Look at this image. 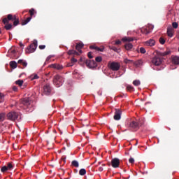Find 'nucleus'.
Wrapping results in <instances>:
<instances>
[{"mask_svg": "<svg viewBox=\"0 0 179 179\" xmlns=\"http://www.w3.org/2000/svg\"><path fill=\"white\" fill-rule=\"evenodd\" d=\"M171 54V50H168L165 52H157V55L152 57L151 62L155 66H160L161 64H163V57L170 55Z\"/></svg>", "mask_w": 179, "mask_h": 179, "instance_id": "1", "label": "nucleus"}, {"mask_svg": "<svg viewBox=\"0 0 179 179\" xmlns=\"http://www.w3.org/2000/svg\"><path fill=\"white\" fill-rule=\"evenodd\" d=\"M13 22V26H17L20 22L19 21V18L16 17L15 15L12 14H8L7 17L3 19L2 22L3 24H6V23H9V22Z\"/></svg>", "mask_w": 179, "mask_h": 179, "instance_id": "2", "label": "nucleus"}, {"mask_svg": "<svg viewBox=\"0 0 179 179\" xmlns=\"http://www.w3.org/2000/svg\"><path fill=\"white\" fill-rule=\"evenodd\" d=\"M7 118L10 121H20L22 120V115L19 112L11 111L7 114Z\"/></svg>", "mask_w": 179, "mask_h": 179, "instance_id": "3", "label": "nucleus"}, {"mask_svg": "<svg viewBox=\"0 0 179 179\" xmlns=\"http://www.w3.org/2000/svg\"><path fill=\"white\" fill-rule=\"evenodd\" d=\"M122 41H124V43L127 41V43H125V45H124L125 50H127V51H132V50L134 48V45H132V43H131V41H134V38L124 37V38H122Z\"/></svg>", "mask_w": 179, "mask_h": 179, "instance_id": "4", "label": "nucleus"}, {"mask_svg": "<svg viewBox=\"0 0 179 179\" xmlns=\"http://www.w3.org/2000/svg\"><path fill=\"white\" fill-rule=\"evenodd\" d=\"M52 82L55 86L57 87H61V86L64 85V77L57 74L56 76H54Z\"/></svg>", "mask_w": 179, "mask_h": 179, "instance_id": "5", "label": "nucleus"}, {"mask_svg": "<svg viewBox=\"0 0 179 179\" xmlns=\"http://www.w3.org/2000/svg\"><path fill=\"white\" fill-rule=\"evenodd\" d=\"M143 125V122H142V120H133L129 124V128H131V129H132L133 131H138V129Z\"/></svg>", "mask_w": 179, "mask_h": 179, "instance_id": "6", "label": "nucleus"}, {"mask_svg": "<svg viewBox=\"0 0 179 179\" xmlns=\"http://www.w3.org/2000/svg\"><path fill=\"white\" fill-rule=\"evenodd\" d=\"M37 49V41H34V43H31L29 46H28L26 49L27 54H31V52H34Z\"/></svg>", "mask_w": 179, "mask_h": 179, "instance_id": "7", "label": "nucleus"}, {"mask_svg": "<svg viewBox=\"0 0 179 179\" xmlns=\"http://www.w3.org/2000/svg\"><path fill=\"white\" fill-rule=\"evenodd\" d=\"M108 67L112 71H120V68H121V64H120V63L118 62H113L108 63Z\"/></svg>", "mask_w": 179, "mask_h": 179, "instance_id": "8", "label": "nucleus"}, {"mask_svg": "<svg viewBox=\"0 0 179 179\" xmlns=\"http://www.w3.org/2000/svg\"><path fill=\"white\" fill-rule=\"evenodd\" d=\"M52 90V88L51 87V85L47 83L45 85L43 86V94H45V96H50V94H51Z\"/></svg>", "mask_w": 179, "mask_h": 179, "instance_id": "9", "label": "nucleus"}, {"mask_svg": "<svg viewBox=\"0 0 179 179\" xmlns=\"http://www.w3.org/2000/svg\"><path fill=\"white\" fill-rule=\"evenodd\" d=\"M84 62L88 68H96L97 66V63L94 60L86 59Z\"/></svg>", "mask_w": 179, "mask_h": 179, "instance_id": "10", "label": "nucleus"}, {"mask_svg": "<svg viewBox=\"0 0 179 179\" xmlns=\"http://www.w3.org/2000/svg\"><path fill=\"white\" fill-rule=\"evenodd\" d=\"M111 166L113 169H118L120 167V159L113 158L111 160Z\"/></svg>", "mask_w": 179, "mask_h": 179, "instance_id": "11", "label": "nucleus"}, {"mask_svg": "<svg viewBox=\"0 0 179 179\" xmlns=\"http://www.w3.org/2000/svg\"><path fill=\"white\" fill-rule=\"evenodd\" d=\"M121 114L122 112L120 109H115V115L113 116L114 120H115V121H120V120H121Z\"/></svg>", "mask_w": 179, "mask_h": 179, "instance_id": "12", "label": "nucleus"}, {"mask_svg": "<svg viewBox=\"0 0 179 179\" xmlns=\"http://www.w3.org/2000/svg\"><path fill=\"white\" fill-rule=\"evenodd\" d=\"M50 68L57 69V71H62V69H64V66L58 64H51Z\"/></svg>", "mask_w": 179, "mask_h": 179, "instance_id": "13", "label": "nucleus"}, {"mask_svg": "<svg viewBox=\"0 0 179 179\" xmlns=\"http://www.w3.org/2000/svg\"><path fill=\"white\" fill-rule=\"evenodd\" d=\"M21 104H23L24 106L28 107V106H30V99L24 98L23 99L21 100Z\"/></svg>", "mask_w": 179, "mask_h": 179, "instance_id": "14", "label": "nucleus"}, {"mask_svg": "<svg viewBox=\"0 0 179 179\" xmlns=\"http://www.w3.org/2000/svg\"><path fill=\"white\" fill-rule=\"evenodd\" d=\"M172 63L174 65H179V57L178 56H172Z\"/></svg>", "mask_w": 179, "mask_h": 179, "instance_id": "15", "label": "nucleus"}, {"mask_svg": "<svg viewBox=\"0 0 179 179\" xmlns=\"http://www.w3.org/2000/svg\"><path fill=\"white\" fill-rule=\"evenodd\" d=\"M174 34V29L171 27L167 28V35L169 37H173Z\"/></svg>", "mask_w": 179, "mask_h": 179, "instance_id": "16", "label": "nucleus"}, {"mask_svg": "<svg viewBox=\"0 0 179 179\" xmlns=\"http://www.w3.org/2000/svg\"><path fill=\"white\" fill-rule=\"evenodd\" d=\"M82 48H83V43H77L76 46V49L78 50L80 54H82Z\"/></svg>", "mask_w": 179, "mask_h": 179, "instance_id": "17", "label": "nucleus"}, {"mask_svg": "<svg viewBox=\"0 0 179 179\" xmlns=\"http://www.w3.org/2000/svg\"><path fill=\"white\" fill-rule=\"evenodd\" d=\"M17 62L15 61H11L10 62V66L12 69H16V67L17 66Z\"/></svg>", "mask_w": 179, "mask_h": 179, "instance_id": "18", "label": "nucleus"}, {"mask_svg": "<svg viewBox=\"0 0 179 179\" xmlns=\"http://www.w3.org/2000/svg\"><path fill=\"white\" fill-rule=\"evenodd\" d=\"M156 41H155V40L153 39H150L149 41H148L146 42V45H149L150 47H153V45H155Z\"/></svg>", "mask_w": 179, "mask_h": 179, "instance_id": "19", "label": "nucleus"}, {"mask_svg": "<svg viewBox=\"0 0 179 179\" xmlns=\"http://www.w3.org/2000/svg\"><path fill=\"white\" fill-rule=\"evenodd\" d=\"M17 64H20V65H22L24 68H26L27 66V62L23 60V59H19L17 62Z\"/></svg>", "mask_w": 179, "mask_h": 179, "instance_id": "20", "label": "nucleus"}, {"mask_svg": "<svg viewBox=\"0 0 179 179\" xmlns=\"http://www.w3.org/2000/svg\"><path fill=\"white\" fill-rule=\"evenodd\" d=\"M29 13L30 15V17H33V16H34V15L37 13V11H36L34 8H31L30 10H29Z\"/></svg>", "mask_w": 179, "mask_h": 179, "instance_id": "21", "label": "nucleus"}, {"mask_svg": "<svg viewBox=\"0 0 179 179\" xmlns=\"http://www.w3.org/2000/svg\"><path fill=\"white\" fill-rule=\"evenodd\" d=\"M32 17H28L26 20H23L21 23L22 26L26 25L27 23H29L31 20Z\"/></svg>", "mask_w": 179, "mask_h": 179, "instance_id": "22", "label": "nucleus"}, {"mask_svg": "<svg viewBox=\"0 0 179 179\" xmlns=\"http://www.w3.org/2000/svg\"><path fill=\"white\" fill-rule=\"evenodd\" d=\"M135 66H141L143 64V61L142 59H138L134 63Z\"/></svg>", "mask_w": 179, "mask_h": 179, "instance_id": "23", "label": "nucleus"}, {"mask_svg": "<svg viewBox=\"0 0 179 179\" xmlns=\"http://www.w3.org/2000/svg\"><path fill=\"white\" fill-rule=\"evenodd\" d=\"M4 24H6L4 26V29H6V30H10V29H12V24H9V22H8V23H6Z\"/></svg>", "mask_w": 179, "mask_h": 179, "instance_id": "24", "label": "nucleus"}, {"mask_svg": "<svg viewBox=\"0 0 179 179\" xmlns=\"http://www.w3.org/2000/svg\"><path fill=\"white\" fill-rule=\"evenodd\" d=\"M23 83H24L23 80H18L15 81V84H17L18 86H20V87L23 86Z\"/></svg>", "mask_w": 179, "mask_h": 179, "instance_id": "25", "label": "nucleus"}, {"mask_svg": "<svg viewBox=\"0 0 179 179\" xmlns=\"http://www.w3.org/2000/svg\"><path fill=\"white\" fill-rule=\"evenodd\" d=\"M71 164L73 166V167H79V162H78L76 160L72 161Z\"/></svg>", "mask_w": 179, "mask_h": 179, "instance_id": "26", "label": "nucleus"}, {"mask_svg": "<svg viewBox=\"0 0 179 179\" xmlns=\"http://www.w3.org/2000/svg\"><path fill=\"white\" fill-rule=\"evenodd\" d=\"M79 174H80V176H85V174H86V169H81L79 171Z\"/></svg>", "mask_w": 179, "mask_h": 179, "instance_id": "27", "label": "nucleus"}, {"mask_svg": "<svg viewBox=\"0 0 179 179\" xmlns=\"http://www.w3.org/2000/svg\"><path fill=\"white\" fill-rule=\"evenodd\" d=\"M8 170H9V169H8V167L6 166H4L1 167V173H6V171H8Z\"/></svg>", "mask_w": 179, "mask_h": 179, "instance_id": "28", "label": "nucleus"}, {"mask_svg": "<svg viewBox=\"0 0 179 179\" xmlns=\"http://www.w3.org/2000/svg\"><path fill=\"white\" fill-rule=\"evenodd\" d=\"M133 85L134 86H139V85H141V81L138 80H135L134 82H133Z\"/></svg>", "mask_w": 179, "mask_h": 179, "instance_id": "29", "label": "nucleus"}, {"mask_svg": "<svg viewBox=\"0 0 179 179\" xmlns=\"http://www.w3.org/2000/svg\"><path fill=\"white\" fill-rule=\"evenodd\" d=\"M6 167L8 170H12L13 169V165H12V163H8Z\"/></svg>", "mask_w": 179, "mask_h": 179, "instance_id": "30", "label": "nucleus"}, {"mask_svg": "<svg viewBox=\"0 0 179 179\" xmlns=\"http://www.w3.org/2000/svg\"><path fill=\"white\" fill-rule=\"evenodd\" d=\"M172 27H173V29H178V23H177L176 22H174L172 23Z\"/></svg>", "mask_w": 179, "mask_h": 179, "instance_id": "31", "label": "nucleus"}, {"mask_svg": "<svg viewBox=\"0 0 179 179\" xmlns=\"http://www.w3.org/2000/svg\"><path fill=\"white\" fill-rule=\"evenodd\" d=\"M127 90H128V92H134V87L131 85H128L127 87Z\"/></svg>", "mask_w": 179, "mask_h": 179, "instance_id": "32", "label": "nucleus"}, {"mask_svg": "<svg viewBox=\"0 0 179 179\" xmlns=\"http://www.w3.org/2000/svg\"><path fill=\"white\" fill-rule=\"evenodd\" d=\"M95 61L96 62H101V61H103V58H101V57H96L95 58Z\"/></svg>", "mask_w": 179, "mask_h": 179, "instance_id": "33", "label": "nucleus"}, {"mask_svg": "<svg viewBox=\"0 0 179 179\" xmlns=\"http://www.w3.org/2000/svg\"><path fill=\"white\" fill-rule=\"evenodd\" d=\"M31 80H34V79H38V76L37 74H35L34 76H31Z\"/></svg>", "mask_w": 179, "mask_h": 179, "instance_id": "34", "label": "nucleus"}, {"mask_svg": "<svg viewBox=\"0 0 179 179\" xmlns=\"http://www.w3.org/2000/svg\"><path fill=\"white\" fill-rule=\"evenodd\" d=\"M96 51H99L100 52H103V51H104V47H97L96 46Z\"/></svg>", "mask_w": 179, "mask_h": 179, "instance_id": "35", "label": "nucleus"}, {"mask_svg": "<svg viewBox=\"0 0 179 179\" xmlns=\"http://www.w3.org/2000/svg\"><path fill=\"white\" fill-rule=\"evenodd\" d=\"M159 43L160 44H164V43H166V40L164 39V38L163 37L159 38Z\"/></svg>", "mask_w": 179, "mask_h": 179, "instance_id": "36", "label": "nucleus"}, {"mask_svg": "<svg viewBox=\"0 0 179 179\" xmlns=\"http://www.w3.org/2000/svg\"><path fill=\"white\" fill-rule=\"evenodd\" d=\"M3 120H5V114L0 113V121H3Z\"/></svg>", "mask_w": 179, "mask_h": 179, "instance_id": "37", "label": "nucleus"}, {"mask_svg": "<svg viewBox=\"0 0 179 179\" xmlns=\"http://www.w3.org/2000/svg\"><path fill=\"white\" fill-rule=\"evenodd\" d=\"M140 52L141 54H145L146 53V50L144 48H140Z\"/></svg>", "mask_w": 179, "mask_h": 179, "instance_id": "38", "label": "nucleus"}, {"mask_svg": "<svg viewBox=\"0 0 179 179\" xmlns=\"http://www.w3.org/2000/svg\"><path fill=\"white\" fill-rule=\"evenodd\" d=\"M129 163H130L131 164H134L135 163V159L134 158L131 157L129 159Z\"/></svg>", "mask_w": 179, "mask_h": 179, "instance_id": "39", "label": "nucleus"}, {"mask_svg": "<svg viewBox=\"0 0 179 179\" xmlns=\"http://www.w3.org/2000/svg\"><path fill=\"white\" fill-rule=\"evenodd\" d=\"M90 50H95L96 51L97 50V46L94 45H92L90 46Z\"/></svg>", "mask_w": 179, "mask_h": 179, "instance_id": "40", "label": "nucleus"}, {"mask_svg": "<svg viewBox=\"0 0 179 179\" xmlns=\"http://www.w3.org/2000/svg\"><path fill=\"white\" fill-rule=\"evenodd\" d=\"M73 52H75V50H70L68 51V55H73Z\"/></svg>", "mask_w": 179, "mask_h": 179, "instance_id": "41", "label": "nucleus"}, {"mask_svg": "<svg viewBox=\"0 0 179 179\" xmlns=\"http://www.w3.org/2000/svg\"><path fill=\"white\" fill-rule=\"evenodd\" d=\"M71 62L73 63V64H75L76 62H78V59H75L74 57H72L71 59Z\"/></svg>", "mask_w": 179, "mask_h": 179, "instance_id": "42", "label": "nucleus"}, {"mask_svg": "<svg viewBox=\"0 0 179 179\" xmlns=\"http://www.w3.org/2000/svg\"><path fill=\"white\" fill-rule=\"evenodd\" d=\"M87 57L88 58H90V59H92V58H93V55H92V52H89L87 53Z\"/></svg>", "mask_w": 179, "mask_h": 179, "instance_id": "43", "label": "nucleus"}, {"mask_svg": "<svg viewBox=\"0 0 179 179\" xmlns=\"http://www.w3.org/2000/svg\"><path fill=\"white\" fill-rule=\"evenodd\" d=\"M51 58H52V56H51V55L48 56V57L46 58L45 64H47V62H50V59H51Z\"/></svg>", "mask_w": 179, "mask_h": 179, "instance_id": "44", "label": "nucleus"}, {"mask_svg": "<svg viewBox=\"0 0 179 179\" xmlns=\"http://www.w3.org/2000/svg\"><path fill=\"white\" fill-rule=\"evenodd\" d=\"M124 64H129V62H132V60H129L128 59H124Z\"/></svg>", "mask_w": 179, "mask_h": 179, "instance_id": "45", "label": "nucleus"}, {"mask_svg": "<svg viewBox=\"0 0 179 179\" xmlns=\"http://www.w3.org/2000/svg\"><path fill=\"white\" fill-rule=\"evenodd\" d=\"M45 48V45H39V49L40 50H44Z\"/></svg>", "mask_w": 179, "mask_h": 179, "instance_id": "46", "label": "nucleus"}, {"mask_svg": "<svg viewBox=\"0 0 179 179\" xmlns=\"http://www.w3.org/2000/svg\"><path fill=\"white\" fill-rule=\"evenodd\" d=\"M115 44H116V45H120V44H121V41H120V40L116 41Z\"/></svg>", "mask_w": 179, "mask_h": 179, "instance_id": "47", "label": "nucleus"}, {"mask_svg": "<svg viewBox=\"0 0 179 179\" xmlns=\"http://www.w3.org/2000/svg\"><path fill=\"white\" fill-rule=\"evenodd\" d=\"M66 66H67V67L73 66V64L71 62L70 63H68V64H67Z\"/></svg>", "mask_w": 179, "mask_h": 179, "instance_id": "48", "label": "nucleus"}, {"mask_svg": "<svg viewBox=\"0 0 179 179\" xmlns=\"http://www.w3.org/2000/svg\"><path fill=\"white\" fill-rule=\"evenodd\" d=\"M73 55H80V54H79L76 50H74Z\"/></svg>", "mask_w": 179, "mask_h": 179, "instance_id": "49", "label": "nucleus"}, {"mask_svg": "<svg viewBox=\"0 0 179 179\" xmlns=\"http://www.w3.org/2000/svg\"><path fill=\"white\" fill-rule=\"evenodd\" d=\"M13 90L14 92H17V87L13 86Z\"/></svg>", "mask_w": 179, "mask_h": 179, "instance_id": "50", "label": "nucleus"}, {"mask_svg": "<svg viewBox=\"0 0 179 179\" xmlns=\"http://www.w3.org/2000/svg\"><path fill=\"white\" fill-rule=\"evenodd\" d=\"M112 50H113V51L116 52L118 51V49L115 47L113 48Z\"/></svg>", "mask_w": 179, "mask_h": 179, "instance_id": "51", "label": "nucleus"}, {"mask_svg": "<svg viewBox=\"0 0 179 179\" xmlns=\"http://www.w3.org/2000/svg\"><path fill=\"white\" fill-rule=\"evenodd\" d=\"M103 170H104V169H103V167H99V171H103Z\"/></svg>", "mask_w": 179, "mask_h": 179, "instance_id": "52", "label": "nucleus"}, {"mask_svg": "<svg viewBox=\"0 0 179 179\" xmlns=\"http://www.w3.org/2000/svg\"><path fill=\"white\" fill-rule=\"evenodd\" d=\"M151 31H148V29H146L145 31V34H149V33H150Z\"/></svg>", "mask_w": 179, "mask_h": 179, "instance_id": "53", "label": "nucleus"}, {"mask_svg": "<svg viewBox=\"0 0 179 179\" xmlns=\"http://www.w3.org/2000/svg\"><path fill=\"white\" fill-rule=\"evenodd\" d=\"M20 47H24V45H23V43H22V42L20 43Z\"/></svg>", "mask_w": 179, "mask_h": 179, "instance_id": "54", "label": "nucleus"}, {"mask_svg": "<svg viewBox=\"0 0 179 179\" xmlns=\"http://www.w3.org/2000/svg\"><path fill=\"white\" fill-rule=\"evenodd\" d=\"M0 99L2 100L3 99V95L0 94Z\"/></svg>", "mask_w": 179, "mask_h": 179, "instance_id": "55", "label": "nucleus"}, {"mask_svg": "<svg viewBox=\"0 0 179 179\" xmlns=\"http://www.w3.org/2000/svg\"><path fill=\"white\" fill-rule=\"evenodd\" d=\"M25 12H27V10H24V11L22 12V13H24Z\"/></svg>", "mask_w": 179, "mask_h": 179, "instance_id": "56", "label": "nucleus"}, {"mask_svg": "<svg viewBox=\"0 0 179 179\" xmlns=\"http://www.w3.org/2000/svg\"><path fill=\"white\" fill-rule=\"evenodd\" d=\"M80 61H82V59H80Z\"/></svg>", "mask_w": 179, "mask_h": 179, "instance_id": "57", "label": "nucleus"}, {"mask_svg": "<svg viewBox=\"0 0 179 179\" xmlns=\"http://www.w3.org/2000/svg\"><path fill=\"white\" fill-rule=\"evenodd\" d=\"M0 34H1V31H0Z\"/></svg>", "mask_w": 179, "mask_h": 179, "instance_id": "58", "label": "nucleus"}]
</instances>
